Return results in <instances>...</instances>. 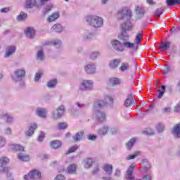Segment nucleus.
<instances>
[{
    "mask_svg": "<svg viewBox=\"0 0 180 180\" xmlns=\"http://www.w3.org/2000/svg\"><path fill=\"white\" fill-rule=\"evenodd\" d=\"M127 49H129L131 51H137L139 50V46H127Z\"/></svg>",
    "mask_w": 180,
    "mask_h": 180,
    "instance_id": "52",
    "label": "nucleus"
},
{
    "mask_svg": "<svg viewBox=\"0 0 180 180\" xmlns=\"http://www.w3.org/2000/svg\"><path fill=\"white\" fill-rule=\"evenodd\" d=\"M60 18V13L55 12L49 16L47 20L49 22H54V20H57Z\"/></svg>",
    "mask_w": 180,
    "mask_h": 180,
    "instance_id": "27",
    "label": "nucleus"
},
{
    "mask_svg": "<svg viewBox=\"0 0 180 180\" xmlns=\"http://www.w3.org/2000/svg\"><path fill=\"white\" fill-rule=\"evenodd\" d=\"M37 129V124L36 123H32L29 125L28 130L25 131V136L28 137H32V134H34V130Z\"/></svg>",
    "mask_w": 180,
    "mask_h": 180,
    "instance_id": "15",
    "label": "nucleus"
},
{
    "mask_svg": "<svg viewBox=\"0 0 180 180\" xmlns=\"http://www.w3.org/2000/svg\"><path fill=\"white\" fill-rule=\"evenodd\" d=\"M82 137H84V131H82L76 133V134L72 136L75 141H79Z\"/></svg>",
    "mask_w": 180,
    "mask_h": 180,
    "instance_id": "35",
    "label": "nucleus"
},
{
    "mask_svg": "<svg viewBox=\"0 0 180 180\" xmlns=\"http://www.w3.org/2000/svg\"><path fill=\"white\" fill-rule=\"evenodd\" d=\"M77 150H78V146L77 145H75L73 146H72L68 151L66 153V154H71V153H75V151H77Z\"/></svg>",
    "mask_w": 180,
    "mask_h": 180,
    "instance_id": "45",
    "label": "nucleus"
},
{
    "mask_svg": "<svg viewBox=\"0 0 180 180\" xmlns=\"http://www.w3.org/2000/svg\"><path fill=\"white\" fill-rule=\"evenodd\" d=\"M68 127V125L67 124V123L62 122L58 124V129H59V130H64V129H67Z\"/></svg>",
    "mask_w": 180,
    "mask_h": 180,
    "instance_id": "47",
    "label": "nucleus"
},
{
    "mask_svg": "<svg viewBox=\"0 0 180 180\" xmlns=\"http://www.w3.org/2000/svg\"><path fill=\"white\" fill-rule=\"evenodd\" d=\"M76 105H77V108H79V109H84V108H85V104L79 102H76Z\"/></svg>",
    "mask_w": 180,
    "mask_h": 180,
    "instance_id": "56",
    "label": "nucleus"
},
{
    "mask_svg": "<svg viewBox=\"0 0 180 180\" xmlns=\"http://www.w3.org/2000/svg\"><path fill=\"white\" fill-rule=\"evenodd\" d=\"M9 12V8L6 7L0 9V13H8Z\"/></svg>",
    "mask_w": 180,
    "mask_h": 180,
    "instance_id": "57",
    "label": "nucleus"
},
{
    "mask_svg": "<svg viewBox=\"0 0 180 180\" xmlns=\"http://www.w3.org/2000/svg\"><path fill=\"white\" fill-rule=\"evenodd\" d=\"M145 172H147V170L151 168V165L150 163L146 162V165H143Z\"/></svg>",
    "mask_w": 180,
    "mask_h": 180,
    "instance_id": "54",
    "label": "nucleus"
},
{
    "mask_svg": "<svg viewBox=\"0 0 180 180\" xmlns=\"http://www.w3.org/2000/svg\"><path fill=\"white\" fill-rule=\"evenodd\" d=\"M92 164H94V159L92 158H86L83 161L84 168H91Z\"/></svg>",
    "mask_w": 180,
    "mask_h": 180,
    "instance_id": "23",
    "label": "nucleus"
},
{
    "mask_svg": "<svg viewBox=\"0 0 180 180\" xmlns=\"http://www.w3.org/2000/svg\"><path fill=\"white\" fill-rule=\"evenodd\" d=\"M85 20L89 26H92L95 29L103 26V19L98 15H87Z\"/></svg>",
    "mask_w": 180,
    "mask_h": 180,
    "instance_id": "4",
    "label": "nucleus"
},
{
    "mask_svg": "<svg viewBox=\"0 0 180 180\" xmlns=\"http://www.w3.org/2000/svg\"><path fill=\"white\" fill-rule=\"evenodd\" d=\"M174 139H180V123L176 124L172 130Z\"/></svg>",
    "mask_w": 180,
    "mask_h": 180,
    "instance_id": "16",
    "label": "nucleus"
},
{
    "mask_svg": "<svg viewBox=\"0 0 180 180\" xmlns=\"http://www.w3.org/2000/svg\"><path fill=\"white\" fill-rule=\"evenodd\" d=\"M5 134H7L8 136L12 134V129H11V128H6L5 129Z\"/></svg>",
    "mask_w": 180,
    "mask_h": 180,
    "instance_id": "64",
    "label": "nucleus"
},
{
    "mask_svg": "<svg viewBox=\"0 0 180 180\" xmlns=\"http://www.w3.org/2000/svg\"><path fill=\"white\" fill-rule=\"evenodd\" d=\"M136 141H137L134 138L130 139L128 141V143H127V150H131V148H133V146H134V144H136Z\"/></svg>",
    "mask_w": 180,
    "mask_h": 180,
    "instance_id": "37",
    "label": "nucleus"
},
{
    "mask_svg": "<svg viewBox=\"0 0 180 180\" xmlns=\"http://www.w3.org/2000/svg\"><path fill=\"white\" fill-rule=\"evenodd\" d=\"M131 105H136V99L133 94H128L126 100L124 101V106H125V108H129Z\"/></svg>",
    "mask_w": 180,
    "mask_h": 180,
    "instance_id": "13",
    "label": "nucleus"
},
{
    "mask_svg": "<svg viewBox=\"0 0 180 180\" xmlns=\"http://www.w3.org/2000/svg\"><path fill=\"white\" fill-rule=\"evenodd\" d=\"M5 144H6V139L0 136V148L5 147Z\"/></svg>",
    "mask_w": 180,
    "mask_h": 180,
    "instance_id": "50",
    "label": "nucleus"
},
{
    "mask_svg": "<svg viewBox=\"0 0 180 180\" xmlns=\"http://www.w3.org/2000/svg\"><path fill=\"white\" fill-rule=\"evenodd\" d=\"M41 75H43V72H38L35 74V77H34L35 82H39V81L41 78Z\"/></svg>",
    "mask_w": 180,
    "mask_h": 180,
    "instance_id": "46",
    "label": "nucleus"
},
{
    "mask_svg": "<svg viewBox=\"0 0 180 180\" xmlns=\"http://www.w3.org/2000/svg\"><path fill=\"white\" fill-rule=\"evenodd\" d=\"M79 89L84 92L86 91H92V89H94V81L86 79L82 80L79 84Z\"/></svg>",
    "mask_w": 180,
    "mask_h": 180,
    "instance_id": "5",
    "label": "nucleus"
},
{
    "mask_svg": "<svg viewBox=\"0 0 180 180\" xmlns=\"http://www.w3.org/2000/svg\"><path fill=\"white\" fill-rule=\"evenodd\" d=\"M108 131H109V126L104 125L98 129V133L100 136H106Z\"/></svg>",
    "mask_w": 180,
    "mask_h": 180,
    "instance_id": "22",
    "label": "nucleus"
},
{
    "mask_svg": "<svg viewBox=\"0 0 180 180\" xmlns=\"http://www.w3.org/2000/svg\"><path fill=\"white\" fill-rule=\"evenodd\" d=\"M171 110H172V109L169 107L165 108L162 109L163 113H169V112H171Z\"/></svg>",
    "mask_w": 180,
    "mask_h": 180,
    "instance_id": "59",
    "label": "nucleus"
},
{
    "mask_svg": "<svg viewBox=\"0 0 180 180\" xmlns=\"http://www.w3.org/2000/svg\"><path fill=\"white\" fill-rule=\"evenodd\" d=\"M16 51V46H8L6 48L5 53L4 55V58H9L15 54Z\"/></svg>",
    "mask_w": 180,
    "mask_h": 180,
    "instance_id": "10",
    "label": "nucleus"
},
{
    "mask_svg": "<svg viewBox=\"0 0 180 180\" xmlns=\"http://www.w3.org/2000/svg\"><path fill=\"white\" fill-rule=\"evenodd\" d=\"M167 6H175V5H180V0H166Z\"/></svg>",
    "mask_w": 180,
    "mask_h": 180,
    "instance_id": "32",
    "label": "nucleus"
},
{
    "mask_svg": "<svg viewBox=\"0 0 180 180\" xmlns=\"http://www.w3.org/2000/svg\"><path fill=\"white\" fill-rule=\"evenodd\" d=\"M1 119L6 121L7 123H12L13 122V116L9 113H4L1 115Z\"/></svg>",
    "mask_w": 180,
    "mask_h": 180,
    "instance_id": "21",
    "label": "nucleus"
},
{
    "mask_svg": "<svg viewBox=\"0 0 180 180\" xmlns=\"http://www.w3.org/2000/svg\"><path fill=\"white\" fill-rule=\"evenodd\" d=\"M109 82L110 85H112V86H115L120 84V80L117 77H111L109 79Z\"/></svg>",
    "mask_w": 180,
    "mask_h": 180,
    "instance_id": "34",
    "label": "nucleus"
},
{
    "mask_svg": "<svg viewBox=\"0 0 180 180\" xmlns=\"http://www.w3.org/2000/svg\"><path fill=\"white\" fill-rule=\"evenodd\" d=\"M44 140V132H41L38 137V141H43Z\"/></svg>",
    "mask_w": 180,
    "mask_h": 180,
    "instance_id": "58",
    "label": "nucleus"
},
{
    "mask_svg": "<svg viewBox=\"0 0 180 180\" xmlns=\"http://www.w3.org/2000/svg\"><path fill=\"white\" fill-rule=\"evenodd\" d=\"M134 165H131L129 167L127 173L125 174L126 180H141L140 179H134V176H133V171H134Z\"/></svg>",
    "mask_w": 180,
    "mask_h": 180,
    "instance_id": "12",
    "label": "nucleus"
},
{
    "mask_svg": "<svg viewBox=\"0 0 180 180\" xmlns=\"http://www.w3.org/2000/svg\"><path fill=\"white\" fill-rule=\"evenodd\" d=\"M163 74H167V72H169V67L165 66L162 69Z\"/></svg>",
    "mask_w": 180,
    "mask_h": 180,
    "instance_id": "63",
    "label": "nucleus"
},
{
    "mask_svg": "<svg viewBox=\"0 0 180 180\" xmlns=\"http://www.w3.org/2000/svg\"><path fill=\"white\" fill-rule=\"evenodd\" d=\"M171 46H160L158 48V50H160V51H167L168 50H169V48Z\"/></svg>",
    "mask_w": 180,
    "mask_h": 180,
    "instance_id": "48",
    "label": "nucleus"
},
{
    "mask_svg": "<svg viewBox=\"0 0 180 180\" xmlns=\"http://www.w3.org/2000/svg\"><path fill=\"white\" fill-rule=\"evenodd\" d=\"M143 40V34L142 33H139L136 36L135 39V44H140V42Z\"/></svg>",
    "mask_w": 180,
    "mask_h": 180,
    "instance_id": "43",
    "label": "nucleus"
},
{
    "mask_svg": "<svg viewBox=\"0 0 180 180\" xmlns=\"http://www.w3.org/2000/svg\"><path fill=\"white\" fill-rule=\"evenodd\" d=\"M62 143L60 141L58 140H54L51 141V148H53V150H57L61 147Z\"/></svg>",
    "mask_w": 180,
    "mask_h": 180,
    "instance_id": "24",
    "label": "nucleus"
},
{
    "mask_svg": "<svg viewBox=\"0 0 180 180\" xmlns=\"http://www.w3.org/2000/svg\"><path fill=\"white\" fill-rule=\"evenodd\" d=\"M136 12V19H142L146 15V10L142 6H138L135 9Z\"/></svg>",
    "mask_w": 180,
    "mask_h": 180,
    "instance_id": "14",
    "label": "nucleus"
},
{
    "mask_svg": "<svg viewBox=\"0 0 180 180\" xmlns=\"http://www.w3.org/2000/svg\"><path fill=\"white\" fill-rule=\"evenodd\" d=\"M24 34L27 39L33 40L36 37V30L33 27H28L24 30Z\"/></svg>",
    "mask_w": 180,
    "mask_h": 180,
    "instance_id": "8",
    "label": "nucleus"
},
{
    "mask_svg": "<svg viewBox=\"0 0 180 180\" xmlns=\"http://www.w3.org/2000/svg\"><path fill=\"white\" fill-rule=\"evenodd\" d=\"M36 114L39 117H41L42 119H44V118H46V116L47 115V109L38 108L36 110Z\"/></svg>",
    "mask_w": 180,
    "mask_h": 180,
    "instance_id": "18",
    "label": "nucleus"
},
{
    "mask_svg": "<svg viewBox=\"0 0 180 180\" xmlns=\"http://www.w3.org/2000/svg\"><path fill=\"white\" fill-rule=\"evenodd\" d=\"M165 129V125H164V123L159 122L156 124V130L158 131V133H162Z\"/></svg>",
    "mask_w": 180,
    "mask_h": 180,
    "instance_id": "38",
    "label": "nucleus"
},
{
    "mask_svg": "<svg viewBox=\"0 0 180 180\" xmlns=\"http://www.w3.org/2000/svg\"><path fill=\"white\" fill-rule=\"evenodd\" d=\"M117 131H119V129H117V128H111L110 130V133L111 134H117Z\"/></svg>",
    "mask_w": 180,
    "mask_h": 180,
    "instance_id": "55",
    "label": "nucleus"
},
{
    "mask_svg": "<svg viewBox=\"0 0 180 180\" xmlns=\"http://www.w3.org/2000/svg\"><path fill=\"white\" fill-rule=\"evenodd\" d=\"M131 10L127 8H122L117 12V18L118 20H125V22L121 24V33L118 34L117 39L111 40L112 46H134V43L129 41L130 36L127 34V31L131 30V20L132 17Z\"/></svg>",
    "mask_w": 180,
    "mask_h": 180,
    "instance_id": "1",
    "label": "nucleus"
},
{
    "mask_svg": "<svg viewBox=\"0 0 180 180\" xmlns=\"http://www.w3.org/2000/svg\"><path fill=\"white\" fill-rule=\"evenodd\" d=\"M26 19H27V13L23 11H21L17 16V20L18 22H24V20H26Z\"/></svg>",
    "mask_w": 180,
    "mask_h": 180,
    "instance_id": "29",
    "label": "nucleus"
},
{
    "mask_svg": "<svg viewBox=\"0 0 180 180\" xmlns=\"http://www.w3.org/2000/svg\"><path fill=\"white\" fill-rule=\"evenodd\" d=\"M36 0H26L25 8L26 9H32L36 6Z\"/></svg>",
    "mask_w": 180,
    "mask_h": 180,
    "instance_id": "26",
    "label": "nucleus"
},
{
    "mask_svg": "<svg viewBox=\"0 0 180 180\" xmlns=\"http://www.w3.org/2000/svg\"><path fill=\"white\" fill-rule=\"evenodd\" d=\"M18 160H20V161H29L30 158L27 155H24L23 153H19L18 155Z\"/></svg>",
    "mask_w": 180,
    "mask_h": 180,
    "instance_id": "41",
    "label": "nucleus"
},
{
    "mask_svg": "<svg viewBox=\"0 0 180 180\" xmlns=\"http://www.w3.org/2000/svg\"><path fill=\"white\" fill-rule=\"evenodd\" d=\"M57 85V79H53L47 82L48 88H54Z\"/></svg>",
    "mask_w": 180,
    "mask_h": 180,
    "instance_id": "40",
    "label": "nucleus"
},
{
    "mask_svg": "<svg viewBox=\"0 0 180 180\" xmlns=\"http://www.w3.org/2000/svg\"><path fill=\"white\" fill-rule=\"evenodd\" d=\"M139 155H140V151H136L133 155L127 156L125 158V160H127V161H129L130 160H134V158H136V157H139Z\"/></svg>",
    "mask_w": 180,
    "mask_h": 180,
    "instance_id": "39",
    "label": "nucleus"
},
{
    "mask_svg": "<svg viewBox=\"0 0 180 180\" xmlns=\"http://www.w3.org/2000/svg\"><path fill=\"white\" fill-rule=\"evenodd\" d=\"M105 105H106V101L98 100L94 103L93 107L94 116L96 120L100 123H103V122L106 121V114L103 112V111L99 110V109H102Z\"/></svg>",
    "mask_w": 180,
    "mask_h": 180,
    "instance_id": "2",
    "label": "nucleus"
},
{
    "mask_svg": "<svg viewBox=\"0 0 180 180\" xmlns=\"http://www.w3.org/2000/svg\"><path fill=\"white\" fill-rule=\"evenodd\" d=\"M41 178V173L40 171L37 169H33L30 171L27 174H25L24 176V180H36V179H40Z\"/></svg>",
    "mask_w": 180,
    "mask_h": 180,
    "instance_id": "6",
    "label": "nucleus"
},
{
    "mask_svg": "<svg viewBox=\"0 0 180 180\" xmlns=\"http://www.w3.org/2000/svg\"><path fill=\"white\" fill-rule=\"evenodd\" d=\"M84 72L88 75L96 74V65L95 63H89L84 67Z\"/></svg>",
    "mask_w": 180,
    "mask_h": 180,
    "instance_id": "9",
    "label": "nucleus"
},
{
    "mask_svg": "<svg viewBox=\"0 0 180 180\" xmlns=\"http://www.w3.org/2000/svg\"><path fill=\"white\" fill-rule=\"evenodd\" d=\"M26 77V70L23 68L17 69L14 71L13 75H11L13 82L18 84L19 82L20 86H25V79Z\"/></svg>",
    "mask_w": 180,
    "mask_h": 180,
    "instance_id": "3",
    "label": "nucleus"
},
{
    "mask_svg": "<svg viewBox=\"0 0 180 180\" xmlns=\"http://www.w3.org/2000/svg\"><path fill=\"white\" fill-rule=\"evenodd\" d=\"M63 29L64 28L63 27V25H61V24H55L51 27V30H53V32H56V33H61Z\"/></svg>",
    "mask_w": 180,
    "mask_h": 180,
    "instance_id": "28",
    "label": "nucleus"
},
{
    "mask_svg": "<svg viewBox=\"0 0 180 180\" xmlns=\"http://www.w3.org/2000/svg\"><path fill=\"white\" fill-rule=\"evenodd\" d=\"M112 47L115 51H123L124 50V46H113Z\"/></svg>",
    "mask_w": 180,
    "mask_h": 180,
    "instance_id": "51",
    "label": "nucleus"
},
{
    "mask_svg": "<svg viewBox=\"0 0 180 180\" xmlns=\"http://www.w3.org/2000/svg\"><path fill=\"white\" fill-rule=\"evenodd\" d=\"M103 169L105 172V175H108V176H110V175H112L113 167L111 165H105L103 167Z\"/></svg>",
    "mask_w": 180,
    "mask_h": 180,
    "instance_id": "25",
    "label": "nucleus"
},
{
    "mask_svg": "<svg viewBox=\"0 0 180 180\" xmlns=\"http://www.w3.org/2000/svg\"><path fill=\"white\" fill-rule=\"evenodd\" d=\"M163 12H164L163 8H158L155 13V15L156 16V18L160 19V16H161V15H162Z\"/></svg>",
    "mask_w": 180,
    "mask_h": 180,
    "instance_id": "42",
    "label": "nucleus"
},
{
    "mask_svg": "<svg viewBox=\"0 0 180 180\" xmlns=\"http://www.w3.org/2000/svg\"><path fill=\"white\" fill-rule=\"evenodd\" d=\"M100 55L101 53L99 52H92L90 54V58L91 60H96Z\"/></svg>",
    "mask_w": 180,
    "mask_h": 180,
    "instance_id": "44",
    "label": "nucleus"
},
{
    "mask_svg": "<svg viewBox=\"0 0 180 180\" xmlns=\"http://www.w3.org/2000/svg\"><path fill=\"white\" fill-rule=\"evenodd\" d=\"M129 63H122L120 69L121 71H126V70H129Z\"/></svg>",
    "mask_w": 180,
    "mask_h": 180,
    "instance_id": "49",
    "label": "nucleus"
},
{
    "mask_svg": "<svg viewBox=\"0 0 180 180\" xmlns=\"http://www.w3.org/2000/svg\"><path fill=\"white\" fill-rule=\"evenodd\" d=\"M7 164H9V158L8 157H3L0 158V174H4V172H6L8 175H11V173L9 172V170L8 169V167H5Z\"/></svg>",
    "mask_w": 180,
    "mask_h": 180,
    "instance_id": "7",
    "label": "nucleus"
},
{
    "mask_svg": "<svg viewBox=\"0 0 180 180\" xmlns=\"http://www.w3.org/2000/svg\"><path fill=\"white\" fill-rule=\"evenodd\" d=\"M142 180H151V174H148L145 175L143 178Z\"/></svg>",
    "mask_w": 180,
    "mask_h": 180,
    "instance_id": "62",
    "label": "nucleus"
},
{
    "mask_svg": "<svg viewBox=\"0 0 180 180\" xmlns=\"http://www.w3.org/2000/svg\"><path fill=\"white\" fill-rule=\"evenodd\" d=\"M54 180H65V176L63 174H58L55 177Z\"/></svg>",
    "mask_w": 180,
    "mask_h": 180,
    "instance_id": "53",
    "label": "nucleus"
},
{
    "mask_svg": "<svg viewBox=\"0 0 180 180\" xmlns=\"http://www.w3.org/2000/svg\"><path fill=\"white\" fill-rule=\"evenodd\" d=\"M37 60L38 61H44V51H43V49L37 51Z\"/></svg>",
    "mask_w": 180,
    "mask_h": 180,
    "instance_id": "30",
    "label": "nucleus"
},
{
    "mask_svg": "<svg viewBox=\"0 0 180 180\" xmlns=\"http://www.w3.org/2000/svg\"><path fill=\"white\" fill-rule=\"evenodd\" d=\"M77 172V165H70L68 167V173L70 174H76Z\"/></svg>",
    "mask_w": 180,
    "mask_h": 180,
    "instance_id": "33",
    "label": "nucleus"
},
{
    "mask_svg": "<svg viewBox=\"0 0 180 180\" xmlns=\"http://www.w3.org/2000/svg\"><path fill=\"white\" fill-rule=\"evenodd\" d=\"M96 135H89L88 136V139L90 140L91 141H94V140H96Z\"/></svg>",
    "mask_w": 180,
    "mask_h": 180,
    "instance_id": "61",
    "label": "nucleus"
},
{
    "mask_svg": "<svg viewBox=\"0 0 180 180\" xmlns=\"http://www.w3.org/2000/svg\"><path fill=\"white\" fill-rule=\"evenodd\" d=\"M119 64H120V59H114L110 61L108 64V67L111 70H116Z\"/></svg>",
    "mask_w": 180,
    "mask_h": 180,
    "instance_id": "19",
    "label": "nucleus"
},
{
    "mask_svg": "<svg viewBox=\"0 0 180 180\" xmlns=\"http://www.w3.org/2000/svg\"><path fill=\"white\" fill-rule=\"evenodd\" d=\"M63 44V42L60 39H55L53 41H46L44 44L43 46H61Z\"/></svg>",
    "mask_w": 180,
    "mask_h": 180,
    "instance_id": "17",
    "label": "nucleus"
},
{
    "mask_svg": "<svg viewBox=\"0 0 180 180\" xmlns=\"http://www.w3.org/2000/svg\"><path fill=\"white\" fill-rule=\"evenodd\" d=\"M171 44H172V42L169 41H165L160 44V46H171Z\"/></svg>",
    "mask_w": 180,
    "mask_h": 180,
    "instance_id": "60",
    "label": "nucleus"
},
{
    "mask_svg": "<svg viewBox=\"0 0 180 180\" xmlns=\"http://www.w3.org/2000/svg\"><path fill=\"white\" fill-rule=\"evenodd\" d=\"M53 8H54V5L53 4L51 3L48 4L46 6H45L44 9L42 10L43 15H49V13L51 12V9H53Z\"/></svg>",
    "mask_w": 180,
    "mask_h": 180,
    "instance_id": "20",
    "label": "nucleus"
},
{
    "mask_svg": "<svg viewBox=\"0 0 180 180\" xmlns=\"http://www.w3.org/2000/svg\"><path fill=\"white\" fill-rule=\"evenodd\" d=\"M11 150H14V151H24L25 148L21 145L18 144H12L10 146Z\"/></svg>",
    "mask_w": 180,
    "mask_h": 180,
    "instance_id": "31",
    "label": "nucleus"
},
{
    "mask_svg": "<svg viewBox=\"0 0 180 180\" xmlns=\"http://www.w3.org/2000/svg\"><path fill=\"white\" fill-rule=\"evenodd\" d=\"M65 112V107L64 105H60L55 111H53L54 119H60Z\"/></svg>",
    "mask_w": 180,
    "mask_h": 180,
    "instance_id": "11",
    "label": "nucleus"
},
{
    "mask_svg": "<svg viewBox=\"0 0 180 180\" xmlns=\"http://www.w3.org/2000/svg\"><path fill=\"white\" fill-rule=\"evenodd\" d=\"M158 98L161 99V98L164 96V94H165V86L164 85L161 86V87H160V89L158 90Z\"/></svg>",
    "mask_w": 180,
    "mask_h": 180,
    "instance_id": "36",
    "label": "nucleus"
}]
</instances>
